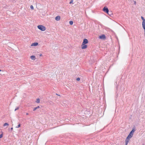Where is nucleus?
Returning <instances> with one entry per match:
<instances>
[{
	"mask_svg": "<svg viewBox=\"0 0 145 145\" xmlns=\"http://www.w3.org/2000/svg\"><path fill=\"white\" fill-rule=\"evenodd\" d=\"M38 44L37 42H34V43H33L31 45V46H37L38 45Z\"/></svg>",
	"mask_w": 145,
	"mask_h": 145,
	"instance_id": "nucleus-9",
	"label": "nucleus"
},
{
	"mask_svg": "<svg viewBox=\"0 0 145 145\" xmlns=\"http://www.w3.org/2000/svg\"><path fill=\"white\" fill-rule=\"evenodd\" d=\"M60 19V16H57L55 18V20L56 21H59Z\"/></svg>",
	"mask_w": 145,
	"mask_h": 145,
	"instance_id": "nucleus-8",
	"label": "nucleus"
},
{
	"mask_svg": "<svg viewBox=\"0 0 145 145\" xmlns=\"http://www.w3.org/2000/svg\"><path fill=\"white\" fill-rule=\"evenodd\" d=\"M73 1V0H71V1L69 2L70 4H71L72 3Z\"/></svg>",
	"mask_w": 145,
	"mask_h": 145,
	"instance_id": "nucleus-19",
	"label": "nucleus"
},
{
	"mask_svg": "<svg viewBox=\"0 0 145 145\" xmlns=\"http://www.w3.org/2000/svg\"><path fill=\"white\" fill-rule=\"evenodd\" d=\"M36 107V108H37V109H38V108H39L40 107H39V106H37V107Z\"/></svg>",
	"mask_w": 145,
	"mask_h": 145,
	"instance_id": "nucleus-24",
	"label": "nucleus"
},
{
	"mask_svg": "<svg viewBox=\"0 0 145 145\" xmlns=\"http://www.w3.org/2000/svg\"><path fill=\"white\" fill-rule=\"evenodd\" d=\"M37 27L39 29L42 31H44L46 30V27L42 25H39Z\"/></svg>",
	"mask_w": 145,
	"mask_h": 145,
	"instance_id": "nucleus-2",
	"label": "nucleus"
},
{
	"mask_svg": "<svg viewBox=\"0 0 145 145\" xmlns=\"http://www.w3.org/2000/svg\"><path fill=\"white\" fill-rule=\"evenodd\" d=\"M142 26L143 29H144V32H145V21L142 22Z\"/></svg>",
	"mask_w": 145,
	"mask_h": 145,
	"instance_id": "nucleus-7",
	"label": "nucleus"
},
{
	"mask_svg": "<svg viewBox=\"0 0 145 145\" xmlns=\"http://www.w3.org/2000/svg\"><path fill=\"white\" fill-rule=\"evenodd\" d=\"M36 102L38 103H40V99H37Z\"/></svg>",
	"mask_w": 145,
	"mask_h": 145,
	"instance_id": "nucleus-15",
	"label": "nucleus"
},
{
	"mask_svg": "<svg viewBox=\"0 0 145 145\" xmlns=\"http://www.w3.org/2000/svg\"><path fill=\"white\" fill-rule=\"evenodd\" d=\"M109 16H111L112 14V12L111 11H109L108 10V13H107Z\"/></svg>",
	"mask_w": 145,
	"mask_h": 145,
	"instance_id": "nucleus-11",
	"label": "nucleus"
},
{
	"mask_svg": "<svg viewBox=\"0 0 145 145\" xmlns=\"http://www.w3.org/2000/svg\"><path fill=\"white\" fill-rule=\"evenodd\" d=\"M19 109V107H17L15 110V111H16V110H18Z\"/></svg>",
	"mask_w": 145,
	"mask_h": 145,
	"instance_id": "nucleus-20",
	"label": "nucleus"
},
{
	"mask_svg": "<svg viewBox=\"0 0 145 145\" xmlns=\"http://www.w3.org/2000/svg\"><path fill=\"white\" fill-rule=\"evenodd\" d=\"M56 94L57 95H58V96H60V95H58V94Z\"/></svg>",
	"mask_w": 145,
	"mask_h": 145,
	"instance_id": "nucleus-29",
	"label": "nucleus"
},
{
	"mask_svg": "<svg viewBox=\"0 0 145 145\" xmlns=\"http://www.w3.org/2000/svg\"><path fill=\"white\" fill-rule=\"evenodd\" d=\"M13 129V128L12 127L11 128V131H12Z\"/></svg>",
	"mask_w": 145,
	"mask_h": 145,
	"instance_id": "nucleus-27",
	"label": "nucleus"
},
{
	"mask_svg": "<svg viewBox=\"0 0 145 145\" xmlns=\"http://www.w3.org/2000/svg\"><path fill=\"white\" fill-rule=\"evenodd\" d=\"M87 46L86 44H82L81 45V47L82 49H86L87 48Z\"/></svg>",
	"mask_w": 145,
	"mask_h": 145,
	"instance_id": "nucleus-5",
	"label": "nucleus"
},
{
	"mask_svg": "<svg viewBox=\"0 0 145 145\" xmlns=\"http://www.w3.org/2000/svg\"><path fill=\"white\" fill-rule=\"evenodd\" d=\"M103 10L107 13L108 12L109 10L107 7H105L103 9Z\"/></svg>",
	"mask_w": 145,
	"mask_h": 145,
	"instance_id": "nucleus-3",
	"label": "nucleus"
},
{
	"mask_svg": "<svg viewBox=\"0 0 145 145\" xmlns=\"http://www.w3.org/2000/svg\"><path fill=\"white\" fill-rule=\"evenodd\" d=\"M37 109V108H36V107H35L33 108V111H35V110H36Z\"/></svg>",
	"mask_w": 145,
	"mask_h": 145,
	"instance_id": "nucleus-21",
	"label": "nucleus"
},
{
	"mask_svg": "<svg viewBox=\"0 0 145 145\" xmlns=\"http://www.w3.org/2000/svg\"><path fill=\"white\" fill-rule=\"evenodd\" d=\"M135 128H133V129L130 132L128 135V138H131L133 135V133L135 131Z\"/></svg>",
	"mask_w": 145,
	"mask_h": 145,
	"instance_id": "nucleus-1",
	"label": "nucleus"
},
{
	"mask_svg": "<svg viewBox=\"0 0 145 145\" xmlns=\"http://www.w3.org/2000/svg\"><path fill=\"white\" fill-rule=\"evenodd\" d=\"M31 58L32 60H35V57L34 56H31Z\"/></svg>",
	"mask_w": 145,
	"mask_h": 145,
	"instance_id": "nucleus-12",
	"label": "nucleus"
},
{
	"mask_svg": "<svg viewBox=\"0 0 145 145\" xmlns=\"http://www.w3.org/2000/svg\"><path fill=\"white\" fill-rule=\"evenodd\" d=\"M42 56V54H41L40 55V56Z\"/></svg>",
	"mask_w": 145,
	"mask_h": 145,
	"instance_id": "nucleus-26",
	"label": "nucleus"
},
{
	"mask_svg": "<svg viewBox=\"0 0 145 145\" xmlns=\"http://www.w3.org/2000/svg\"><path fill=\"white\" fill-rule=\"evenodd\" d=\"M26 115H29V114L28 113H26Z\"/></svg>",
	"mask_w": 145,
	"mask_h": 145,
	"instance_id": "nucleus-28",
	"label": "nucleus"
},
{
	"mask_svg": "<svg viewBox=\"0 0 145 145\" xmlns=\"http://www.w3.org/2000/svg\"><path fill=\"white\" fill-rule=\"evenodd\" d=\"M141 19L143 21L142 22H145V19H144V17L143 16H141Z\"/></svg>",
	"mask_w": 145,
	"mask_h": 145,
	"instance_id": "nucleus-14",
	"label": "nucleus"
},
{
	"mask_svg": "<svg viewBox=\"0 0 145 145\" xmlns=\"http://www.w3.org/2000/svg\"><path fill=\"white\" fill-rule=\"evenodd\" d=\"M80 80V79L78 77V78H77L76 79V80L78 81H79Z\"/></svg>",
	"mask_w": 145,
	"mask_h": 145,
	"instance_id": "nucleus-18",
	"label": "nucleus"
},
{
	"mask_svg": "<svg viewBox=\"0 0 145 145\" xmlns=\"http://www.w3.org/2000/svg\"><path fill=\"white\" fill-rule=\"evenodd\" d=\"M1 71V70L0 69V71Z\"/></svg>",
	"mask_w": 145,
	"mask_h": 145,
	"instance_id": "nucleus-32",
	"label": "nucleus"
},
{
	"mask_svg": "<svg viewBox=\"0 0 145 145\" xmlns=\"http://www.w3.org/2000/svg\"><path fill=\"white\" fill-rule=\"evenodd\" d=\"M130 138H128V137H127V138L125 140V143H126V144L128 143Z\"/></svg>",
	"mask_w": 145,
	"mask_h": 145,
	"instance_id": "nucleus-10",
	"label": "nucleus"
},
{
	"mask_svg": "<svg viewBox=\"0 0 145 145\" xmlns=\"http://www.w3.org/2000/svg\"><path fill=\"white\" fill-rule=\"evenodd\" d=\"M73 24V22L72 21H69V24L71 25H72Z\"/></svg>",
	"mask_w": 145,
	"mask_h": 145,
	"instance_id": "nucleus-16",
	"label": "nucleus"
},
{
	"mask_svg": "<svg viewBox=\"0 0 145 145\" xmlns=\"http://www.w3.org/2000/svg\"><path fill=\"white\" fill-rule=\"evenodd\" d=\"M142 145H144V144H143Z\"/></svg>",
	"mask_w": 145,
	"mask_h": 145,
	"instance_id": "nucleus-33",
	"label": "nucleus"
},
{
	"mask_svg": "<svg viewBox=\"0 0 145 145\" xmlns=\"http://www.w3.org/2000/svg\"><path fill=\"white\" fill-rule=\"evenodd\" d=\"M20 123H19V124L16 127V128H18L19 127H20Z\"/></svg>",
	"mask_w": 145,
	"mask_h": 145,
	"instance_id": "nucleus-17",
	"label": "nucleus"
},
{
	"mask_svg": "<svg viewBox=\"0 0 145 145\" xmlns=\"http://www.w3.org/2000/svg\"><path fill=\"white\" fill-rule=\"evenodd\" d=\"M134 4L136 5V1H134Z\"/></svg>",
	"mask_w": 145,
	"mask_h": 145,
	"instance_id": "nucleus-25",
	"label": "nucleus"
},
{
	"mask_svg": "<svg viewBox=\"0 0 145 145\" xmlns=\"http://www.w3.org/2000/svg\"><path fill=\"white\" fill-rule=\"evenodd\" d=\"M88 43V40L86 39H84L83 40V42L82 44H87Z\"/></svg>",
	"mask_w": 145,
	"mask_h": 145,
	"instance_id": "nucleus-4",
	"label": "nucleus"
},
{
	"mask_svg": "<svg viewBox=\"0 0 145 145\" xmlns=\"http://www.w3.org/2000/svg\"><path fill=\"white\" fill-rule=\"evenodd\" d=\"M30 8H31L32 9H33V6L32 5L31 6Z\"/></svg>",
	"mask_w": 145,
	"mask_h": 145,
	"instance_id": "nucleus-22",
	"label": "nucleus"
},
{
	"mask_svg": "<svg viewBox=\"0 0 145 145\" xmlns=\"http://www.w3.org/2000/svg\"><path fill=\"white\" fill-rule=\"evenodd\" d=\"M8 124L7 123H5L3 125V126L5 127L6 126H8Z\"/></svg>",
	"mask_w": 145,
	"mask_h": 145,
	"instance_id": "nucleus-13",
	"label": "nucleus"
},
{
	"mask_svg": "<svg viewBox=\"0 0 145 145\" xmlns=\"http://www.w3.org/2000/svg\"><path fill=\"white\" fill-rule=\"evenodd\" d=\"M144 35H145V32H144Z\"/></svg>",
	"mask_w": 145,
	"mask_h": 145,
	"instance_id": "nucleus-31",
	"label": "nucleus"
},
{
	"mask_svg": "<svg viewBox=\"0 0 145 145\" xmlns=\"http://www.w3.org/2000/svg\"><path fill=\"white\" fill-rule=\"evenodd\" d=\"M3 137V134H1L0 135V138H1Z\"/></svg>",
	"mask_w": 145,
	"mask_h": 145,
	"instance_id": "nucleus-23",
	"label": "nucleus"
},
{
	"mask_svg": "<svg viewBox=\"0 0 145 145\" xmlns=\"http://www.w3.org/2000/svg\"><path fill=\"white\" fill-rule=\"evenodd\" d=\"M105 36L104 34L102 35L99 36V38L101 39H105Z\"/></svg>",
	"mask_w": 145,
	"mask_h": 145,
	"instance_id": "nucleus-6",
	"label": "nucleus"
},
{
	"mask_svg": "<svg viewBox=\"0 0 145 145\" xmlns=\"http://www.w3.org/2000/svg\"><path fill=\"white\" fill-rule=\"evenodd\" d=\"M128 143H125V145H127Z\"/></svg>",
	"mask_w": 145,
	"mask_h": 145,
	"instance_id": "nucleus-30",
	"label": "nucleus"
}]
</instances>
